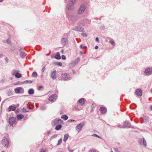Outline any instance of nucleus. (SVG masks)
Returning <instances> with one entry per match:
<instances>
[{
  "mask_svg": "<svg viewBox=\"0 0 152 152\" xmlns=\"http://www.w3.org/2000/svg\"><path fill=\"white\" fill-rule=\"evenodd\" d=\"M69 75L66 73L62 74L59 78V80H69Z\"/></svg>",
  "mask_w": 152,
  "mask_h": 152,
  "instance_id": "f257e3e1",
  "label": "nucleus"
},
{
  "mask_svg": "<svg viewBox=\"0 0 152 152\" xmlns=\"http://www.w3.org/2000/svg\"><path fill=\"white\" fill-rule=\"evenodd\" d=\"M63 121L60 119H55L53 120L52 122V125L53 126H55L60 124H62Z\"/></svg>",
  "mask_w": 152,
  "mask_h": 152,
  "instance_id": "f03ea898",
  "label": "nucleus"
},
{
  "mask_svg": "<svg viewBox=\"0 0 152 152\" xmlns=\"http://www.w3.org/2000/svg\"><path fill=\"white\" fill-rule=\"evenodd\" d=\"M144 73L146 75L149 76L152 74V67H149L145 70Z\"/></svg>",
  "mask_w": 152,
  "mask_h": 152,
  "instance_id": "7ed1b4c3",
  "label": "nucleus"
},
{
  "mask_svg": "<svg viewBox=\"0 0 152 152\" xmlns=\"http://www.w3.org/2000/svg\"><path fill=\"white\" fill-rule=\"evenodd\" d=\"M2 145L5 147H7L9 145V141L7 139L4 137L1 141Z\"/></svg>",
  "mask_w": 152,
  "mask_h": 152,
  "instance_id": "20e7f679",
  "label": "nucleus"
},
{
  "mask_svg": "<svg viewBox=\"0 0 152 152\" xmlns=\"http://www.w3.org/2000/svg\"><path fill=\"white\" fill-rule=\"evenodd\" d=\"M138 142L140 145H142L144 147H146L147 146L146 142L144 138L140 139Z\"/></svg>",
  "mask_w": 152,
  "mask_h": 152,
  "instance_id": "39448f33",
  "label": "nucleus"
},
{
  "mask_svg": "<svg viewBox=\"0 0 152 152\" xmlns=\"http://www.w3.org/2000/svg\"><path fill=\"white\" fill-rule=\"evenodd\" d=\"M57 98V96L56 94H53L50 95L49 98V100L51 102L55 101Z\"/></svg>",
  "mask_w": 152,
  "mask_h": 152,
  "instance_id": "423d86ee",
  "label": "nucleus"
},
{
  "mask_svg": "<svg viewBox=\"0 0 152 152\" xmlns=\"http://www.w3.org/2000/svg\"><path fill=\"white\" fill-rule=\"evenodd\" d=\"M75 4V2H69L67 4V7L68 10H71L73 9L74 6L73 5Z\"/></svg>",
  "mask_w": 152,
  "mask_h": 152,
  "instance_id": "0eeeda50",
  "label": "nucleus"
},
{
  "mask_svg": "<svg viewBox=\"0 0 152 152\" xmlns=\"http://www.w3.org/2000/svg\"><path fill=\"white\" fill-rule=\"evenodd\" d=\"M86 9V7L83 4L81 5L78 10V14H81L83 13L85 10Z\"/></svg>",
  "mask_w": 152,
  "mask_h": 152,
  "instance_id": "6e6552de",
  "label": "nucleus"
},
{
  "mask_svg": "<svg viewBox=\"0 0 152 152\" xmlns=\"http://www.w3.org/2000/svg\"><path fill=\"white\" fill-rule=\"evenodd\" d=\"M16 121V118L14 117H11L9 119V123L11 126L15 124Z\"/></svg>",
  "mask_w": 152,
  "mask_h": 152,
  "instance_id": "1a4fd4ad",
  "label": "nucleus"
},
{
  "mask_svg": "<svg viewBox=\"0 0 152 152\" xmlns=\"http://www.w3.org/2000/svg\"><path fill=\"white\" fill-rule=\"evenodd\" d=\"M80 61V58H78L74 61L72 62L70 64V66L71 67H73L76 64H77Z\"/></svg>",
  "mask_w": 152,
  "mask_h": 152,
  "instance_id": "9d476101",
  "label": "nucleus"
},
{
  "mask_svg": "<svg viewBox=\"0 0 152 152\" xmlns=\"http://www.w3.org/2000/svg\"><path fill=\"white\" fill-rule=\"evenodd\" d=\"M56 71L55 70L52 72L50 75V77L53 80H55L57 77Z\"/></svg>",
  "mask_w": 152,
  "mask_h": 152,
  "instance_id": "9b49d317",
  "label": "nucleus"
},
{
  "mask_svg": "<svg viewBox=\"0 0 152 152\" xmlns=\"http://www.w3.org/2000/svg\"><path fill=\"white\" fill-rule=\"evenodd\" d=\"M130 124L129 121H125L122 126V127L124 128H129L130 127Z\"/></svg>",
  "mask_w": 152,
  "mask_h": 152,
  "instance_id": "f8f14e48",
  "label": "nucleus"
},
{
  "mask_svg": "<svg viewBox=\"0 0 152 152\" xmlns=\"http://www.w3.org/2000/svg\"><path fill=\"white\" fill-rule=\"evenodd\" d=\"M84 123L82 122L76 126L75 129L76 130H80L84 125Z\"/></svg>",
  "mask_w": 152,
  "mask_h": 152,
  "instance_id": "ddd939ff",
  "label": "nucleus"
},
{
  "mask_svg": "<svg viewBox=\"0 0 152 152\" xmlns=\"http://www.w3.org/2000/svg\"><path fill=\"white\" fill-rule=\"evenodd\" d=\"M73 29L75 31H83L84 28L80 26H76L73 28Z\"/></svg>",
  "mask_w": 152,
  "mask_h": 152,
  "instance_id": "4468645a",
  "label": "nucleus"
},
{
  "mask_svg": "<svg viewBox=\"0 0 152 152\" xmlns=\"http://www.w3.org/2000/svg\"><path fill=\"white\" fill-rule=\"evenodd\" d=\"M135 92L138 96H141L142 95V91L140 89H136Z\"/></svg>",
  "mask_w": 152,
  "mask_h": 152,
  "instance_id": "2eb2a0df",
  "label": "nucleus"
},
{
  "mask_svg": "<svg viewBox=\"0 0 152 152\" xmlns=\"http://www.w3.org/2000/svg\"><path fill=\"white\" fill-rule=\"evenodd\" d=\"M61 42L64 45H65L68 44L67 39L66 38H62L61 39Z\"/></svg>",
  "mask_w": 152,
  "mask_h": 152,
  "instance_id": "dca6fc26",
  "label": "nucleus"
},
{
  "mask_svg": "<svg viewBox=\"0 0 152 152\" xmlns=\"http://www.w3.org/2000/svg\"><path fill=\"white\" fill-rule=\"evenodd\" d=\"M100 110L101 113L103 114H105L107 112V109L104 107H101L100 109Z\"/></svg>",
  "mask_w": 152,
  "mask_h": 152,
  "instance_id": "f3484780",
  "label": "nucleus"
},
{
  "mask_svg": "<svg viewBox=\"0 0 152 152\" xmlns=\"http://www.w3.org/2000/svg\"><path fill=\"white\" fill-rule=\"evenodd\" d=\"M19 52L20 53L21 57L23 58H24L26 56L25 53L22 51L21 49L19 50Z\"/></svg>",
  "mask_w": 152,
  "mask_h": 152,
  "instance_id": "a211bd4d",
  "label": "nucleus"
},
{
  "mask_svg": "<svg viewBox=\"0 0 152 152\" xmlns=\"http://www.w3.org/2000/svg\"><path fill=\"white\" fill-rule=\"evenodd\" d=\"M22 88L21 87H18L15 88V91L17 94H21L22 93L21 90Z\"/></svg>",
  "mask_w": 152,
  "mask_h": 152,
  "instance_id": "6ab92c4d",
  "label": "nucleus"
},
{
  "mask_svg": "<svg viewBox=\"0 0 152 152\" xmlns=\"http://www.w3.org/2000/svg\"><path fill=\"white\" fill-rule=\"evenodd\" d=\"M80 104L81 106H83L84 104V98H81L78 101Z\"/></svg>",
  "mask_w": 152,
  "mask_h": 152,
  "instance_id": "aec40b11",
  "label": "nucleus"
},
{
  "mask_svg": "<svg viewBox=\"0 0 152 152\" xmlns=\"http://www.w3.org/2000/svg\"><path fill=\"white\" fill-rule=\"evenodd\" d=\"M79 19V17L77 15H74L72 17V20L76 21L78 20Z\"/></svg>",
  "mask_w": 152,
  "mask_h": 152,
  "instance_id": "412c9836",
  "label": "nucleus"
},
{
  "mask_svg": "<svg viewBox=\"0 0 152 152\" xmlns=\"http://www.w3.org/2000/svg\"><path fill=\"white\" fill-rule=\"evenodd\" d=\"M55 58L57 59H61L60 54L58 52L56 53L55 56Z\"/></svg>",
  "mask_w": 152,
  "mask_h": 152,
  "instance_id": "4be33fe9",
  "label": "nucleus"
},
{
  "mask_svg": "<svg viewBox=\"0 0 152 152\" xmlns=\"http://www.w3.org/2000/svg\"><path fill=\"white\" fill-rule=\"evenodd\" d=\"M8 109L9 110L11 111L15 110L16 108L15 107L11 105L9 107Z\"/></svg>",
  "mask_w": 152,
  "mask_h": 152,
  "instance_id": "5701e85b",
  "label": "nucleus"
},
{
  "mask_svg": "<svg viewBox=\"0 0 152 152\" xmlns=\"http://www.w3.org/2000/svg\"><path fill=\"white\" fill-rule=\"evenodd\" d=\"M30 109L28 107H24L23 110L24 112H27L29 111Z\"/></svg>",
  "mask_w": 152,
  "mask_h": 152,
  "instance_id": "b1692460",
  "label": "nucleus"
},
{
  "mask_svg": "<svg viewBox=\"0 0 152 152\" xmlns=\"http://www.w3.org/2000/svg\"><path fill=\"white\" fill-rule=\"evenodd\" d=\"M28 93L29 94L32 95L34 93V91L33 89L31 88L28 91Z\"/></svg>",
  "mask_w": 152,
  "mask_h": 152,
  "instance_id": "393cba45",
  "label": "nucleus"
},
{
  "mask_svg": "<svg viewBox=\"0 0 152 152\" xmlns=\"http://www.w3.org/2000/svg\"><path fill=\"white\" fill-rule=\"evenodd\" d=\"M68 136L69 135L68 134H65L64 135L63 139V141L64 142H65L67 140L68 138Z\"/></svg>",
  "mask_w": 152,
  "mask_h": 152,
  "instance_id": "a878e982",
  "label": "nucleus"
},
{
  "mask_svg": "<svg viewBox=\"0 0 152 152\" xmlns=\"http://www.w3.org/2000/svg\"><path fill=\"white\" fill-rule=\"evenodd\" d=\"M17 118L18 119L20 120L23 118V115L22 114L18 115L17 116Z\"/></svg>",
  "mask_w": 152,
  "mask_h": 152,
  "instance_id": "bb28decb",
  "label": "nucleus"
},
{
  "mask_svg": "<svg viewBox=\"0 0 152 152\" xmlns=\"http://www.w3.org/2000/svg\"><path fill=\"white\" fill-rule=\"evenodd\" d=\"M62 127V126L60 124L57 125L55 129L57 130H58Z\"/></svg>",
  "mask_w": 152,
  "mask_h": 152,
  "instance_id": "cd10ccee",
  "label": "nucleus"
},
{
  "mask_svg": "<svg viewBox=\"0 0 152 152\" xmlns=\"http://www.w3.org/2000/svg\"><path fill=\"white\" fill-rule=\"evenodd\" d=\"M15 76L16 78H19L21 77V75L18 72H16L15 75Z\"/></svg>",
  "mask_w": 152,
  "mask_h": 152,
  "instance_id": "c85d7f7f",
  "label": "nucleus"
},
{
  "mask_svg": "<svg viewBox=\"0 0 152 152\" xmlns=\"http://www.w3.org/2000/svg\"><path fill=\"white\" fill-rule=\"evenodd\" d=\"M61 118L66 121L68 119V117L66 115H63L61 116Z\"/></svg>",
  "mask_w": 152,
  "mask_h": 152,
  "instance_id": "c756f323",
  "label": "nucleus"
},
{
  "mask_svg": "<svg viewBox=\"0 0 152 152\" xmlns=\"http://www.w3.org/2000/svg\"><path fill=\"white\" fill-rule=\"evenodd\" d=\"M19 71L18 70H17L16 69L13 70L12 71V74L13 75H15L16 72H18Z\"/></svg>",
  "mask_w": 152,
  "mask_h": 152,
  "instance_id": "7c9ffc66",
  "label": "nucleus"
},
{
  "mask_svg": "<svg viewBox=\"0 0 152 152\" xmlns=\"http://www.w3.org/2000/svg\"><path fill=\"white\" fill-rule=\"evenodd\" d=\"M141 118L144 121L145 120V122H146L147 121L148 119L144 115H143L142 117H141Z\"/></svg>",
  "mask_w": 152,
  "mask_h": 152,
  "instance_id": "2f4dec72",
  "label": "nucleus"
},
{
  "mask_svg": "<svg viewBox=\"0 0 152 152\" xmlns=\"http://www.w3.org/2000/svg\"><path fill=\"white\" fill-rule=\"evenodd\" d=\"M37 75V74L36 72H33L32 74V76L34 77H36Z\"/></svg>",
  "mask_w": 152,
  "mask_h": 152,
  "instance_id": "473e14b6",
  "label": "nucleus"
},
{
  "mask_svg": "<svg viewBox=\"0 0 152 152\" xmlns=\"http://www.w3.org/2000/svg\"><path fill=\"white\" fill-rule=\"evenodd\" d=\"M114 150L115 152H121L120 151V148H114Z\"/></svg>",
  "mask_w": 152,
  "mask_h": 152,
  "instance_id": "72a5a7b5",
  "label": "nucleus"
},
{
  "mask_svg": "<svg viewBox=\"0 0 152 152\" xmlns=\"http://www.w3.org/2000/svg\"><path fill=\"white\" fill-rule=\"evenodd\" d=\"M40 109L41 110H44L46 109V107L44 105H42L40 106Z\"/></svg>",
  "mask_w": 152,
  "mask_h": 152,
  "instance_id": "f704fd0d",
  "label": "nucleus"
},
{
  "mask_svg": "<svg viewBox=\"0 0 152 152\" xmlns=\"http://www.w3.org/2000/svg\"><path fill=\"white\" fill-rule=\"evenodd\" d=\"M62 140L61 139V138L58 141V143L57 144V145H59L60 144H61L62 142Z\"/></svg>",
  "mask_w": 152,
  "mask_h": 152,
  "instance_id": "c9c22d12",
  "label": "nucleus"
},
{
  "mask_svg": "<svg viewBox=\"0 0 152 152\" xmlns=\"http://www.w3.org/2000/svg\"><path fill=\"white\" fill-rule=\"evenodd\" d=\"M24 82L26 83H32V82L30 80H26L24 81Z\"/></svg>",
  "mask_w": 152,
  "mask_h": 152,
  "instance_id": "e433bc0d",
  "label": "nucleus"
},
{
  "mask_svg": "<svg viewBox=\"0 0 152 152\" xmlns=\"http://www.w3.org/2000/svg\"><path fill=\"white\" fill-rule=\"evenodd\" d=\"M6 42L8 44L10 45L11 44V41L9 39H7V40Z\"/></svg>",
  "mask_w": 152,
  "mask_h": 152,
  "instance_id": "4c0bfd02",
  "label": "nucleus"
},
{
  "mask_svg": "<svg viewBox=\"0 0 152 152\" xmlns=\"http://www.w3.org/2000/svg\"><path fill=\"white\" fill-rule=\"evenodd\" d=\"M81 35L82 36L84 37H86L87 35L86 34L84 33H81Z\"/></svg>",
  "mask_w": 152,
  "mask_h": 152,
  "instance_id": "58836bf2",
  "label": "nucleus"
},
{
  "mask_svg": "<svg viewBox=\"0 0 152 152\" xmlns=\"http://www.w3.org/2000/svg\"><path fill=\"white\" fill-rule=\"evenodd\" d=\"M57 136V134H55L53 136H52L51 137V139H52L53 138H55Z\"/></svg>",
  "mask_w": 152,
  "mask_h": 152,
  "instance_id": "ea45409f",
  "label": "nucleus"
},
{
  "mask_svg": "<svg viewBox=\"0 0 152 152\" xmlns=\"http://www.w3.org/2000/svg\"><path fill=\"white\" fill-rule=\"evenodd\" d=\"M68 150L69 152H73L74 151V150H72L71 148L69 147L68 148Z\"/></svg>",
  "mask_w": 152,
  "mask_h": 152,
  "instance_id": "a19ab883",
  "label": "nucleus"
},
{
  "mask_svg": "<svg viewBox=\"0 0 152 152\" xmlns=\"http://www.w3.org/2000/svg\"><path fill=\"white\" fill-rule=\"evenodd\" d=\"M110 43L112 45H114L115 44L113 40H110Z\"/></svg>",
  "mask_w": 152,
  "mask_h": 152,
  "instance_id": "79ce46f5",
  "label": "nucleus"
},
{
  "mask_svg": "<svg viewBox=\"0 0 152 152\" xmlns=\"http://www.w3.org/2000/svg\"><path fill=\"white\" fill-rule=\"evenodd\" d=\"M56 64L58 66H61L62 65V64L61 63V62H57V63H56Z\"/></svg>",
  "mask_w": 152,
  "mask_h": 152,
  "instance_id": "37998d69",
  "label": "nucleus"
},
{
  "mask_svg": "<svg viewBox=\"0 0 152 152\" xmlns=\"http://www.w3.org/2000/svg\"><path fill=\"white\" fill-rule=\"evenodd\" d=\"M47 151V150L46 149H42L41 150L40 152H46Z\"/></svg>",
  "mask_w": 152,
  "mask_h": 152,
  "instance_id": "c03bdc74",
  "label": "nucleus"
},
{
  "mask_svg": "<svg viewBox=\"0 0 152 152\" xmlns=\"http://www.w3.org/2000/svg\"><path fill=\"white\" fill-rule=\"evenodd\" d=\"M61 58L63 60H65L66 58V57L64 55H62Z\"/></svg>",
  "mask_w": 152,
  "mask_h": 152,
  "instance_id": "a18cd8bd",
  "label": "nucleus"
},
{
  "mask_svg": "<svg viewBox=\"0 0 152 152\" xmlns=\"http://www.w3.org/2000/svg\"><path fill=\"white\" fill-rule=\"evenodd\" d=\"M93 136H95L97 137L100 138V137L96 134H94L92 135Z\"/></svg>",
  "mask_w": 152,
  "mask_h": 152,
  "instance_id": "49530a36",
  "label": "nucleus"
},
{
  "mask_svg": "<svg viewBox=\"0 0 152 152\" xmlns=\"http://www.w3.org/2000/svg\"><path fill=\"white\" fill-rule=\"evenodd\" d=\"M80 48H81V49H84L86 48V46L83 47L82 45H80Z\"/></svg>",
  "mask_w": 152,
  "mask_h": 152,
  "instance_id": "de8ad7c7",
  "label": "nucleus"
},
{
  "mask_svg": "<svg viewBox=\"0 0 152 152\" xmlns=\"http://www.w3.org/2000/svg\"><path fill=\"white\" fill-rule=\"evenodd\" d=\"M91 152H99L98 151H97L96 150H91Z\"/></svg>",
  "mask_w": 152,
  "mask_h": 152,
  "instance_id": "09e8293b",
  "label": "nucleus"
},
{
  "mask_svg": "<svg viewBox=\"0 0 152 152\" xmlns=\"http://www.w3.org/2000/svg\"><path fill=\"white\" fill-rule=\"evenodd\" d=\"M42 88V86H40L38 88V90H39L41 88Z\"/></svg>",
  "mask_w": 152,
  "mask_h": 152,
  "instance_id": "8fccbe9b",
  "label": "nucleus"
},
{
  "mask_svg": "<svg viewBox=\"0 0 152 152\" xmlns=\"http://www.w3.org/2000/svg\"><path fill=\"white\" fill-rule=\"evenodd\" d=\"M96 42H99V39L98 37H96Z\"/></svg>",
  "mask_w": 152,
  "mask_h": 152,
  "instance_id": "3c124183",
  "label": "nucleus"
},
{
  "mask_svg": "<svg viewBox=\"0 0 152 152\" xmlns=\"http://www.w3.org/2000/svg\"><path fill=\"white\" fill-rule=\"evenodd\" d=\"M70 1L69 2H75L74 1H75L76 0H69Z\"/></svg>",
  "mask_w": 152,
  "mask_h": 152,
  "instance_id": "603ef678",
  "label": "nucleus"
},
{
  "mask_svg": "<svg viewBox=\"0 0 152 152\" xmlns=\"http://www.w3.org/2000/svg\"><path fill=\"white\" fill-rule=\"evenodd\" d=\"M98 48H99V47L98 46H95V48L96 49H98Z\"/></svg>",
  "mask_w": 152,
  "mask_h": 152,
  "instance_id": "864d4df0",
  "label": "nucleus"
},
{
  "mask_svg": "<svg viewBox=\"0 0 152 152\" xmlns=\"http://www.w3.org/2000/svg\"><path fill=\"white\" fill-rule=\"evenodd\" d=\"M118 127H120V128H122V126H121V125L120 124H119L118 125Z\"/></svg>",
  "mask_w": 152,
  "mask_h": 152,
  "instance_id": "5fc2aeb1",
  "label": "nucleus"
},
{
  "mask_svg": "<svg viewBox=\"0 0 152 152\" xmlns=\"http://www.w3.org/2000/svg\"><path fill=\"white\" fill-rule=\"evenodd\" d=\"M10 50H15V49H14V48H10Z\"/></svg>",
  "mask_w": 152,
  "mask_h": 152,
  "instance_id": "6e6d98bb",
  "label": "nucleus"
},
{
  "mask_svg": "<svg viewBox=\"0 0 152 152\" xmlns=\"http://www.w3.org/2000/svg\"><path fill=\"white\" fill-rule=\"evenodd\" d=\"M150 109L151 110H152V105L150 106Z\"/></svg>",
  "mask_w": 152,
  "mask_h": 152,
  "instance_id": "4d7b16f0",
  "label": "nucleus"
},
{
  "mask_svg": "<svg viewBox=\"0 0 152 152\" xmlns=\"http://www.w3.org/2000/svg\"><path fill=\"white\" fill-rule=\"evenodd\" d=\"M2 56H3V54L0 53V58L2 57Z\"/></svg>",
  "mask_w": 152,
  "mask_h": 152,
  "instance_id": "13d9d810",
  "label": "nucleus"
},
{
  "mask_svg": "<svg viewBox=\"0 0 152 152\" xmlns=\"http://www.w3.org/2000/svg\"><path fill=\"white\" fill-rule=\"evenodd\" d=\"M71 122H75V121L74 120H72Z\"/></svg>",
  "mask_w": 152,
  "mask_h": 152,
  "instance_id": "bf43d9fd",
  "label": "nucleus"
},
{
  "mask_svg": "<svg viewBox=\"0 0 152 152\" xmlns=\"http://www.w3.org/2000/svg\"><path fill=\"white\" fill-rule=\"evenodd\" d=\"M61 52L63 54V53L64 52V50H61Z\"/></svg>",
  "mask_w": 152,
  "mask_h": 152,
  "instance_id": "052dcab7",
  "label": "nucleus"
},
{
  "mask_svg": "<svg viewBox=\"0 0 152 152\" xmlns=\"http://www.w3.org/2000/svg\"><path fill=\"white\" fill-rule=\"evenodd\" d=\"M50 132H47V135H49L50 134Z\"/></svg>",
  "mask_w": 152,
  "mask_h": 152,
  "instance_id": "680f3d73",
  "label": "nucleus"
},
{
  "mask_svg": "<svg viewBox=\"0 0 152 152\" xmlns=\"http://www.w3.org/2000/svg\"><path fill=\"white\" fill-rule=\"evenodd\" d=\"M44 71V69H42V72H43Z\"/></svg>",
  "mask_w": 152,
  "mask_h": 152,
  "instance_id": "e2e57ef3",
  "label": "nucleus"
},
{
  "mask_svg": "<svg viewBox=\"0 0 152 152\" xmlns=\"http://www.w3.org/2000/svg\"><path fill=\"white\" fill-rule=\"evenodd\" d=\"M80 53L81 54H83V53L82 52H80Z\"/></svg>",
  "mask_w": 152,
  "mask_h": 152,
  "instance_id": "0e129e2a",
  "label": "nucleus"
},
{
  "mask_svg": "<svg viewBox=\"0 0 152 152\" xmlns=\"http://www.w3.org/2000/svg\"><path fill=\"white\" fill-rule=\"evenodd\" d=\"M3 1V0H0V2H2Z\"/></svg>",
  "mask_w": 152,
  "mask_h": 152,
  "instance_id": "69168bd1",
  "label": "nucleus"
},
{
  "mask_svg": "<svg viewBox=\"0 0 152 152\" xmlns=\"http://www.w3.org/2000/svg\"><path fill=\"white\" fill-rule=\"evenodd\" d=\"M58 152H63V151H59Z\"/></svg>",
  "mask_w": 152,
  "mask_h": 152,
  "instance_id": "338daca9",
  "label": "nucleus"
},
{
  "mask_svg": "<svg viewBox=\"0 0 152 152\" xmlns=\"http://www.w3.org/2000/svg\"><path fill=\"white\" fill-rule=\"evenodd\" d=\"M151 92L152 93V88L151 89Z\"/></svg>",
  "mask_w": 152,
  "mask_h": 152,
  "instance_id": "774afa93",
  "label": "nucleus"
}]
</instances>
